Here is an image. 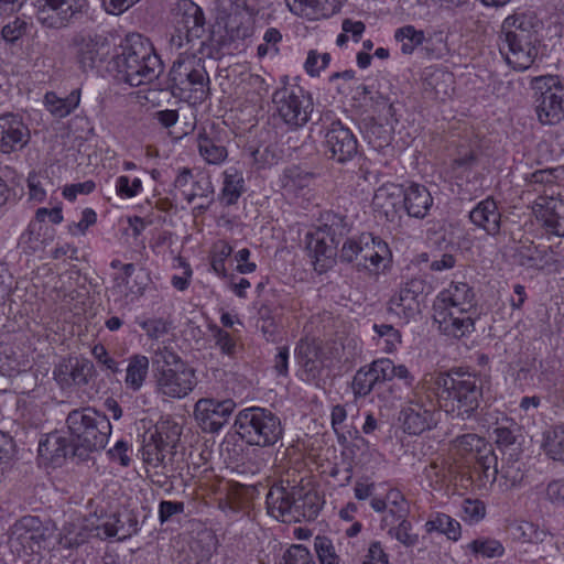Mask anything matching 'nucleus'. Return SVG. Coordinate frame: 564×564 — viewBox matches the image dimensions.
Returning <instances> with one entry per match:
<instances>
[{
    "instance_id": "f257e3e1",
    "label": "nucleus",
    "mask_w": 564,
    "mask_h": 564,
    "mask_svg": "<svg viewBox=\"0 0 564 564\" xmlns=\"http://www.w3.org/2000/svg\"><path fill=\"white\" fill-rule=\"evenodd\" d=\"M440 409L452 417H473L482 399V380L463 368H453L431 378Z\"/></svg>"
},
{
    "instance_id": "f03ea898",
    "label": "nucleus",
    "mask_w": 564,
    "mask_h": 564,
    "mask_svg": "<svg viewBox=\"0 0 564 564\" xmlns=\"http://www.w3.org/2000/svg\"><path fill=\"white\" fill-rule=\"evenodd\" d=\"M118 76L132 87L150 84L163 72L160 56L141 35L126 39L122 52L115 57Z\"/></svg>"
},
{
    "instance_id": "7ed1b4c3",
    "label": "nucleus",
    "mask_w": 564,
    "mask_h": 564,
    "mask_svg": "<svg viewBox=\"0 0 564 564\" xmlns=\"http://www.w3.org/2000/svg\"><path fill=\"white\" fill-rule=\"evenodd\" d=\"M66 424L75 455L82 460L90 453L104 449L112 431L108 416L90 406L72 410Z\"/></svg>"
},
{
    "instance_id": "20e7f679",
    "label": "nucleus",
    "mask_w": 564,
    "mask_h": 564,
    "mask_svg": "<svg viewBox=\"0 0 564 564\" xmlns=\"http://www.w3.org/2000/svg\"><path fill=\"white\" fill-rule=\"evenodd\" d=\"M532 19L523 13L507 17L501 24L498 46L507 64L514 70H525L535 61Z\"/></svg>"
},
{
    "instance_id": "39448f33",
    "label": "nucleus",
    "mask_w": 564,
    "mask_h": 564,
    "mask_svg": "<svg viewBox=\"0 0 564 564\" xmlns=\"http://www.w3.org/2000/svg\"><path fill=\"white\" fill-rule=\"evenodd\" d=\"M152 362L158 393L171 399H182L196 387L195 369L169 347L158 348Z\"/></svg>"
},
{
    "instance_id": "423d86ee",
    "label": "nucleus",
    "mask_w": 564,
    "mask_h": 564,
    "mask_svg": "<svg viewBox=\"0 0 564 564\" xmlns=\"http://www.w3.org/2000/svg\"><path fill=\"white\" fill-rule=\"evenodd\" d=\"M235 426L240 437L249 445L270 447L283 437L281 419L271 410L250 406L238 412Z\"/></svg>"
},
{
    "instance_id": "0eeeda50",
    "label": "nucleus",
    "mask_w": 564,
    "mask_h": 564,
    "mask_svg": "<svg viewBox=\"0 0 564 564\" xmlns=\"http://www.w3.org/2000/svg\"><path fill=\"white\" fill-rule=\"evenodd\" d=\"M437 398L432 382L424 379L417 384L401 410L400 420L404 432L420 435L436 424Z\"/></svg>"
},
{
    "instance_id": "6e6552de",
    "label": "nucleus",
    "mask_w": 564,
    "mask_h": 564,
    "mask_svg": "<svg viewBox=\"0 0 564 564\" xmlns=\"http://www.w3.org/2000/svg\"><path fill=\"white\" fill-rule=\"evenodd\" d=\"M272 104L279 118L292 130L304 127L312 118V95L297 85H283L274 90Z\"/></svg>"
},
{
    "instance_id": "1a4fd4ad",
    "label": "nucleus",
    "mask_w": 564,
    "mask_h": 564,
    "mask_svg": "<svg viewBox=\"0 0 564 564\" xmlns=\"http://www.w3.org/2000/svg\"><path fill=\"white\" fill-rule=\"evenodd\" d=\"M169 79L173 89L180 93H191V98L203 101L209 94V76L203 58L196 55H180L173 63L169 73Z\"/></svg>"
},
{
    "instance_id": "9d476101",
    "label": "nucleus",
    "mask_w": 564,
    "mask_h": 564,
    "mask_svg": "<svg viewBox=\"0 0 564 564\" xmlns=\"http://www.w3.org/2000/svg\"><path fill=\"white\" fill-rule=\"evenodd\" d=\"M538 120L542 124H556L564 120V79L557 75H543L532 79Z\"/></svg>"
},
{
    "instance_id": "9b49d317",
    "label": "nucleus",
    "mask_w": 564,
    "mask_h": 564,
    "mask_svg": "<svg viewBox=\"0 0 564 564\" xmlns=\"http://www.w3.org/2000/svg\"><path fill=\"white\" fill-rule=\"evenodd\" d=\"M394 378L402 380L406 386H412L414 381L413 375L404 365H394L388 358L377 359L357 370L352 378V392L357 398L367 397L378 386Z\"/></svg>"
},
{
    "instance_id": "f8f14e48",
    "label": "nucleus",
    "mask_w": 564,
    "mask_h": 564,
    "mask_svg": "<svg viewBox=\"0 0 564 564\" xmlns=\"http://www.w3.org/2000/svg\"><path fill=\"white\" fill-rule=\"evenodd\" d=\"M345 232L343 219L333 216L329 223H325L307 235V250L313 258L315 271L325 272L334 263L337 246Z\"/></svg>"
},
{
    "instance_id": "ddd939ff",
    "label": "nucleus",
    "mask_w": 564,
    "mask_h": 564,
    "mask_svg": "<svg viewBox=\"0 0 564 564\" xmlns=\"http://www.w3.org/2000/svg\"><path fill=\"white\" fill-rule=\"evenodd\" d=\"M175 34L172 43L177 47L183 46V41L189 43L202 39L205 33V15L203 9L192 0H178L172 8Z\"/></svg>"
},
{
    "instance_id": "4468645a",
    "label": "nucleus",
    "mask_w": 564,
    "mask_h": 564,
    "mask_svg": "<svg viewBox=\"0 0 564 564\" xmlns=\"http://www.w3.org/2000/svg\"><path fill=\"white\" fill-rule=\"evenodd\" d=\"M70 46L83 70L96 68L106 59L110 52L108 39L93 31L76 33L72 39Z\"/></svg>"
},
{
    "instance_id": "2eb2a0df",
    "label": "nucleus",
    "mask_w": 564,
    "mask_h": 564,
    "mask_svg": "<svg viewBox=\"0 0 564 564\" xmlns=\"http://www.w3.org/2000/svg\"><path fill=\"white\" fill-rule=\"evenodd\" d=\"M85 0H36V18L45 28L63 29L82 12Z\"/></svg>"
},
{
    "instance_id": "dca6fc26",
    "label": "nucleus",
    "mask_w": 564,
    "mask_h": 564,
    "mask_svg": "<svg viewBox=\"0 0 564 564\" xmlns=\"http://www.w3.org/2000/svg\"><path fill=\"white\" fill-rule=\"evenodd\" d=\"M324 148L328 158L338 163L350 161L358 153L357 138L339 120L333 121L325 129Z\"/></svg>"
},
{
    "instance_id": "f3484780",
    "label": "nucleus",
    "mask_w": 564,
    "mask_h": 564,
    "mask_svg": "<svg viewBox=\"0 0 564 564\" xmlns=\"http://www.w3.org/2000/svg\"><path fill=\"white\" fill-rule=\"evenodd\" d=\"M425 286V281L421 278H413L405 282L388 301V314L398 318L401 323H409L419 312L417 297L423 294Z\"/></svg>"
},
{
    "instance_id": "a211bd4d",
    "label": "nucleus",
    "mask_w": 564,
    "mask_h": 564,
    "mask_svg": "<svg viewBox=\"0 0 564 564\" xmlns=\"http://www.w3.org/2000/svg\"><path fill=\"white\" fill-rule=\"evenodd\" d=\"M235 408L231 399L202 398L194 405V417L203 431L216 433L228 422Z\"/></svg>"
},
{
    "instance_id": "6ab92c4d",
    "label": "nucleus",
    "mask_w": 564,
    "mask_h": 564,
    "mask_svg": "<svg viewBox=\"0 0 564 564\" xmlns=\"http://www.w3.org/2000/svg\"><path fill=\"white\" fill-rule=\"evenodd\" d=\"M433 319L437 324L442 334L462 338L469 335L475 329V312L454 310L440 305H433Z\"/></svg>"
},
{
    "instance_id": "aec40b11",
    "label": "nucleus",
    "mask_w": 564,
    "mask_h": 564,
    "mask_svg": "<svg viewBox=\"0 0 564 564\" xmlns=\"http://www.w3.org/2000/svg\"><path fill=\"white\" fill-rule=\"evenodd\" d=\"M44 533L41 522L34 517H23L12 528L10 535V547L26 555L40 553Z\"/></svg>"
},
{
    "instance_id": "412c9836",
    "label": "nucleus",
    "mask_w": 564,
    "mask_h": 564,
    "mask_svg": "<svg viewBox=\"0 0 564 564\" xmlns=\"http://www.w3.org/2000/svg\"><path fill=\"white\" fill-rule=\"evenodd\" d=\"M53 376L64 389L87 386L97 376V371L93 361L87 358H68L55 366Z\"/></svg>"
},
{
    "instance_id": "4be33fe9",
    "label": "nucleus",
    "mask_w": 564,
    "mask_h": 564,
    "mask_svg": "<svg viewBox=\"0 0 564 564\" xmlns=\"http://www.w3.org/2000/svg\"><path fill=\"white\" fill-rule=\"evenodd\" d=\"M359 243H361L362 250L358 267L373 274L384 272L391 261V251L388 243L372 234H361Z\"/></svg>"
},
{
    "instance_id": "5701e85b",
    "label": "nucleus",
    "mask_w": 564,
    "mask_h": 564,
    "mask_svg": "<svg viewBox=\"0 0 564 564\" xmlns=\"http://www.w3.org/2000/svg\"><path fill=\"white\" fill-rule=\"evenodd\" d=\"M30 130L19 115L0 116V152L10 154L22 150L30 142Z\"/></svg>"
},
{
    "instance_id": "b1692460",
    "label": "nucleus",
    "mask_w": 564,
    "mask_h": 564,
    "mask_svg": "<svg viewBox=\"0 0 564 564\" xmlns=\"http://www.w3.org/2000/svg\"><path fill=\"white\" fill-rule=\"evenodd\" d=\"M535 213L547 234L564 238V195L540 197Z\"/></svg>"
},
{
    "instance_id": "393cba45",
    "label": "nucleus",
    "mask_w": 564,
    "mask_h": 564,
    "mask_svg": "<svg viewBox=\"0 0 564 564\" xmlns=\"http://www.w3.org/2000/svg\"><path fill=\"white\" fill-rule=\"evenodd\" d=\"M370 506L376 512L383 513L380 527L393 524L410 514V505L404 495L397 488H391L384 498L372 497Z\"/></svg>"
},
{
    "instance_id": "a878e982",
    "label": "nucleus",
    "mask_w": 564,
    "mask_h": 564,
    "mask_svg": "<svg viewBox=\"0 0 564 564\" xmlns=\"http://www.w3.org/2000/svg\"><path fill=\"white\" fill-rule=\"evenodd\" d=\"M434 305L475 312V292L466 282H452L437 295Z\"/></svg>"
},
{
    "instance_id": "bb28decb",
    "label": "nucleus",
    "mask_w": 564,
    "mask_h": 564,
    "mask_svg": "<svg viewBox=\"0 0 564 564\" xmlns=\"http://www.w3.org/2000/svg\"><path fill=\"white\" fill-rule=\"evenodd\" d=\"M469 220L489 236H497L501 228V213L496 200L487 197L469 212Z\"/></svg>"
},
{
    "instance_id": "cd10ccee",
    "label": "nucleus",
    "mask_w": 564,
    "mask_h": 564,
    "mask_svg": "<svg viewBox=\"0 0 564 564\" xmlns=\"http://www.w3.org/2000/svg\"><path fill=\"white\" fill-rule=\"evenodd\" d=\"M402 203L410 217L423 219L433 207V197L424 185L412 183L403 188Z\"/></svg>"
},
{
    "instance_id": "c85d7f7f",
    "label": "nucleus",
    "mask_w": 564,
    "mask_h": 564,
    "mask_svg": "<svg viewBox=\"0 0 564 564\" xmlns=\"http://www.w3.org/2000/svg\"><path fill=\"white\" fill-rule=\"evenodd\" d=\"M296 492L295 486L290 489L281 485L272 486L265 498L268 512L276 519L292 521L293 501Z\"/></svg>"
},
{
    "instance_id": "c756f323",
    "label": "nucleus",
    "mask_w": 564,
    "mask_h": 564,
    "mask_svg": "<svg viewBox=\"0 0 564 564\" xmlns=\"http://www.w3.org/2000/svg\"><path fill=\"white\" fill-rule=\"evenodd\" d=\"M314 181V174L297 165L283 170L279 177L280 187L284 195L296 197L307 189Z\"/></svg>"
},
{
    "instance_id": "7c9ffc66",
    "label": "nucleus",
    "mask_w": 564,
    "mask_h": 564,
    "mask_svg": "<svg viewBox=\"0 0 564 564\" xmlns=\"http://www.w3.org/2000/svg\"><path fill=\"white\" fill-rule=\"evenodd\" d=\"M296 495L293 501L292 521L315 520L321 511V499L316 491L296 487Z\"/></svg>"
},
{
    "instance_id": "2f4dec72",
    "label": "nucleus",
    "mask_w": 564,
    "mask_h": 564,
    "mask_svg": "<svg viewBox=\"0 0 564 564\" xmlns=\"http://www.w3.org/2000/svg\"><path fill=\"white\" fill-rule=\"evenodd\" d=\"M283 301L276 303L269 300L264 301L258 308L259 329L268 341H275L280 334V321L278 310H284Z\"/></svg>"
},
{
    "instance_id": "473e14b6",
    "label": "nucleus",
    "mask_w": 564,
    "mask_h": 564,
    "mask_svg": "<svg viewBox=\"0 0 564 564\" xmlns=\"http://www.w3.org/2000/svg\"><path fill=\"white\" fill-rule=\"evenodd\" d=\"M73 448L72 437L69 436V440H67L56 432L48 434L45 440L39 443L40 455L53 462L67 456L76 457Z\"/></svg>"
},
{
    "instance_id": "72a5a7b5",
    "label": "nucleus",
    "mask_w": 564,
    "mask_h": 564,
    "mask_svg": "<svg viewBox=\"0 0 564 564\" xmlns=\"http://www.w3.org/2000/svg\"><path fill=\"white\" fill-rule=\"evenodd\" d=\"M80 95L79 88L73 89L66 97H59L56 93L48 91L44 96V105L52 116L62 119L79 106Z\"/></svg>"
},
{
    "instance_id": "f704fd0d",
    "label": "nucleus",
    "mask_w": 564,
    "mask_h": 564,
    "mask_svg": "<svg viewBox=\"0 0 564 564\" xmlns=\"http://www.w3.org/2000/svg\"><path fill=\"white\" fill-rule=\"evenodd\" d=\"M402 194L403 186L393 183L383 184L376 191L372 205L389 218L390 215L393 216L395 207L401 203Z\"/></svg>"
},
{
    "instance_id": "c9c22d12",
    "label": "nucleus",
    "mask_w": 564,
    "mask_h": 564,
    "mask_svg": "<svg viewBox=\"0 0 564 564\" xmlns=\"http://www.w3.org/2000/svg\"><path fill=\"white\" fill-rule=\"evenodd\" d=\"M167 446V442L158 430L150 432L143 440L141 451L143 462L153 467L162 466Z\"/></svg>"
},
{
    "instance_id": "e433bc0d",
    "label": "nucleus",
    "mask_w": 564,
    "mask_h": 564,
    "mask_svg": "<svg viewBox=\"0 0 564 564\" xmlns=\"http://www.w3.org/2000/svg\"><path fill=\"white\" fill-rule=\"evenodd\" d=\"M245 192V180L242 173L236 167H228L224 171V182L220 199L226 206L234 205Z\"/></svg>"
},
{
    "instance_id": "4c0bfd02",
    "label": "nucleus",
    "mask_w": 564,
    "mask_h": 564,
    "mask_svg": "<svg viewBox=\"0 0 564 564\" xmlns=\"http://www.w3.org/2000/svg\"><path fill=\"white\" fill-rule=\"evenodd\" d=\"M149 373V359L143 355H132L128 359L124 383L128 389L139 391Z\"/></svg>"
},
{
    "instance_id": "58836bf2",
    "label": "nucleus",
    "mask_w": 564,
    "mask_h": 564,
    "mask_svg": "<svg viewBox=\"0 0 564 564\" xmlns=\"http://www.w3.org/2000/svg\"><path fill=\"white\" fill-rule=\"evenodd\" d=\"M542 448L545 455L564 464V425H556L543 433Z\"/></svg>"
},
{
    "instance_id": "ea45409f",
    "label": "nucleus",
    "mask_w": 564,
    "mask_h": 564,
    "mask_svg": "<svg viewBox=\"0 0 564 564\" xmlns=\"http://www.w3.org/2000/svg\"><path fill=\"white\" fill-rule=\"evenodd\" d=\"M476 471L479 473V481L481 485L494 484L497 479L498 475V459L494 452L492 446L486 447L485 451H480L477 455H475Z\"/></svg>"
},
{
    "instance_id": "a19ab883",
    "label": "nucleus",
    "mask_w": 564,
    "mask_h": 564,
    "mask_svg": "<svg viewBox=\"0 0 564 564\" xmlns=\"http://www.w3.org/2000/svg\"><path fill=\"white\" fill-rule=\"evenodd\" d=\"M296 356L300 365L307 373V378H316L321 370L317 345L307 340H301L296 347Z\"/></svg>"
},
{
    "instance_id": "79ce46f5",
    "label": "nucleus",
    "mask_w": 564,
    "mask_h": 564,
    "mask_svg": "<svg viewBox=\"0 0 564 564\" xmlns=\"http://www.w3.org/2000/svg\"><path fill=\"white\" fill-rule=\"evenodd\" d=\"M197 147L200 156L208 164H220L228 155L227 149L206 132L198 134Z\"/></svg>"
},
{
    "instance_id": "37998d69",
    "label": "nucleus",
    "mask_w": 564,
    "mask_h": 564,
    "mask_svg": "<svg viewBox=\"0 0 564 564\" xmlns=\"http://www.w3.org/2000/svg\"><path fill=\"white\" fill-rule=\"evenodd\" d=\"M427 532L436 531L445 534L449 540L457 541L462 534L460 523L446 513L437 512L425 523Z\"/></svg>"
},
{
    "instance_id": "c03bdc74",
    "label": "nucleus",
    "mask_w": 564,
    "mask_h": 564,
    "mask_svg": "<svg viewBox=\"0 0 564 564\" xmlns=\"http://www.w3.org/2000/svg\"><path fill=\"white\" fill-rule=\"evenodd\" d=\"M492 434L499 447H509L521 437V427L514 420L502 416L495 423Z\"/></svg>"
},
{
    "instance_id": "a18cd8bd",
    "label": "nucleus",
    "mask_w": 564,
    "mask_h": 564,
    "mask_svg": "<svg viewBox=\"0 0 564 564\" xmlns=\"http://www.w3.org/2000/svg\"><path fill=\"white\" fill-rule=\"evenodd\" d=\"M225 29L230 40H245L252 34V19L247 12L235 11L228 15Z\"/></svg>"
},
{
    "instance_id": "49530a36",
    "label": "nucleus",
    "mask_w": 564,
    "mask_h": 564,
    "mask_svg": "<svg viewBox=\"0 0 564 564\" xmlns=\"http://www.w3.org/2000/svg\"><path fill=\"white\" fill-rule=\"evenodd\" d=\"M381 529L405 547H413L419 543V534L413 532V525L408 518L395 521L393 524L382 525Z\"/></svg>"
},
{
    "instance_id": "de8ad7c7",
    "label": "nucleus",
    "mask_w": 564,
    "mask_h": 564,
    "mask_svg": "<svg viewBox=\"0 0 564 564\" xmlns=\"http://www.w3.org/2000/svg\"><path fill=\"white\" fill-rule=\"evenodd\" d=\"M44 225L39 221H30L26 229L21 234L18 247L25 254H34L43 248L42 230Z\"/></svg>"
},
{
    "instance_id": "09e8293b",
    "label": "nucleus",
    "mask_w": 564,
    "mask_h": 564,
    "mask_svg": "<svg viewBox=\"0 0 564 564\" xmlns=\"http://www.w3.org/2000/svg\"><path fill=\"white\" fill-rule=\"evenodd\" d=\"M394 39L401 42L403 54H412L415 47L423 43L425 36L423 31L416 30L413 25H405L395 31Z\"/></svg>"
},
{
    "instance_id": "8fccbe9b",
    "label": "nucleus",
    "mask_w": 564,
    "mask_h": 564,
    "mask_svg": "<svg viewBox=\"0 0 564 564\" xmlns=\"http://www.w3.org/2000/svg\"><path fill=\"white\" fill-rule=\"evenodd\" d=\"M32 28V19L25 15H21L14 18V20L3 25L1 35L6 42L15 43L18 40L26 35Z\"/></svg>"
},
{
    "instance_id": "3c124183",
    "label": "nucleus",
    "mask_w": 564,
    "mask_h": 564,
    "mask_svg": "<svg viewBox=\"0 0 564 564\" xmlns=\"http://www.w3.org/2000/svg\"><path fill=\"white\" fill-rule=\"evenodd\" d=\"M468 549L482 557H501L505 553L503 545L495 539H476L468 544Z\"/></svg>"
},
{
    "instance_id": "603ef678",
    "label": "nucleus",
    "mask_w": 564,
    "mask_h": 564,
    "mask_svg": "<svg viewBox=\"0 0 564 564\" xmlns=\"http://www.w3.org/2000/svg\"><path fill=\"white\" fill-rule=\"evenodd\" d=\"M478 158L476 152L468 147H460L457 150L456 156L452 161V171L456 176H462L466 172L476 166Z\"/></svg>"
},
{
    "instance_id": "864d4df0",
    "label": "nucleus",
    "mask_w": 564,
    "mask_h": 564,
    "mask_svg": "<svg viewBox=\"0 0 564 564\" xmlns=\"http://www.w3.org/2000/svg\"><path fill=\"white\" fill-rule=\"evenodd\" d=\"M314 549L319 564H339L340 558L336 553L332 540L325 535H317L314 539Z\"/></svg>"
},
{
    "instance_id": "5fc2aeb1",
    "label": "nucleus",
    "mask_w": 564,
    "mask_h": 564,
    "mask_svg": "<svg viewBox=\"0 0 564 564\" xmlns=\"http://www.w3.org/2000/svg\"><path fill=\"white\" fill-rule=\"evenodd\" d=\"M453 444L458 451L463 453H475V455L480 453V451H485L486 447L491 446L484 437L471 433L457 436L453 441Z\"/></svg>"
},
{
    "instance_id": "6e6d98bb",
    "label": "nucleus",
    "mask_w": 564,
    "mask_h": 564,
    "mask_svg": "<svg viewBox=\"0 0 564 564\" xmlns=\"http://www.w3.org/2000/svg\"><path fill=\"white\" fill-rule=\"evenodd\" d=\"M280 564H316L313 554L301 544L289 546L281 558Z\"/></svg>"
},
{
    "instance_id": "4d7b16f0",
    "label": "nucleus",
    "mask_w": 564,
    "mask_h": 564,
    "mask_svg": "<svg viewBox=\"0 0 564 564\" xmlns=\"http://www.w3.org/2000/svg\"><path fill=\"white\" fill-rule=\"evenodd\" d=\"M213 194V185L208 176L198 174L189 188H184V198L192 203L195 198H207Z\"/></svg>"
},
{
    "instance_id": "13d9d810",
    "label": "nucleus",
    "mask_w": 564,
    "mask_h": 564,
    "mask_svg": "<svg viewBox=\"0 0 564 564\" xmlns=\"http://www.w3.org/2000/svg\"><path fill=\"white\" fill-rule=\"evenodd\" d=\"M91 355L102 370L108 371L109 375H117L121 372L119 362L115 360L102 344H96L91 348Z\"/></svg>"
},
{
    "instance_id": "bf43d9fd",
    "label": "nucleus",
    "mask_w": 564,
    "mask_h": 564,
    "mask_svg": "<svg viewBox=\"0 0 564 564\" xmlns=\"http://www.w3.org/2000/svg\"><path fill=\"white\" fill-rule=\"evenodd\" d=\"M282 41L281 32L275 28H269L263 34V43L257 48L259 57H264L269 54L276 55L279 53L278 44Z\"/></svg>"
},
{
    "instance_id": "052dcab7",
    "label": "nucleus",
    "mask_w": 564,
    "mask_h": 564,
    "mask_svg": "<svg viewBox=\"0 0 564 564\" xmlns=\"http://www.w3.org/2000/svg\"><path fill=\"white\" fill-rule=\"evenodd\" d=\"M138 324L152 340L162 338L170 330V324L163 318H147L138 321Z\"/></svg>"
},
{
    "instance_id": "680f3d73",
    "label": "nucleus",
    "mask_w": 564,
    "mask_h": 564,
    "mask_svg": "<svg viewBox=\"0 0 564 564\" xmlns=\"http://www.w3.org/2000/svg\"><path fill=\"white\" fill-rule=\"evenodd\" d=\"M210 329L213 332L215 345L217 348H219L221 354L230 357L235 356L237 351V343L234 337L228 332L218 326H213Z\"/></svg>"
},
{
    "instance_id": "e2e57ef3",
    "label": "nucleus",
    "mask_w": 564,
    "mask_h": 564,
    "mask_svg": "<svg viewBox=\"0 0 564 564\" xmlns=\"http://www.w3.org/2000/svg\"><path fill=\"white\" fill-rule=\"evenodd\" d=\"M142 189V182L135 177L130 180L129 176L121 175L116 181V192L120 197L132 198Z\"/></svg>"
},
{
    "instance_id": "0e129e2a",
    "label": "nucleus",
    "mask_w": 564,
    "mask_h": 564,
    "mask_svg": "<svg viewBox=\"0 0 564 564\" xmlns=\"http://www.w3.org/2000/svg\"><path fill=\"white\" fill-rule=\"evenodd\" d=\"M373 330L380 336L386 338V349L392 351L401 344V334L390 324H375Z\"/></svg>"
},
{
    "instance_id": "69168bd1",
    "label": "nucleus",
    "mask_w": 564,
    "mask_h": 564,
    "mask_svg": "<svg viewBox=\"0 0 564 564\" xmlns=\"http://www.w3.org/2000/svg\"><path fill=\"white\" fill-rule=\"evenodd\" d=\"M361 564H389V556L379 541H373L369 544Z\"/></svg>"
},
{
    "instance_id": "338daca9",
    "label": "nucleus",
    "mask_w": 564,
    "mask_h": 564,
    "mask_svg": "<svg viewBox=\"0 0 564 564\" xmlns=\"http://www.w3.org/2000/svg\"><path fill=\"white\" fill-rule=\"evenodd\" d=\"M361 250L362 246L359 243V237L356 239H347L341 247L339 258L344 262L356 261L358 264L361 257Z\"/></svg>"
},
{
    "instance_id": "774afa93",
    "label": "nucleus",
    "mask_w": 564,
    "mask_h": 564,
    "mask_svg": "<svg viewBox=\"0 0 564 564\" xmlns=\"http://www.w3.org/2000/svg\"><path fill=\"white\" fill-rule=\"evenodd\" d=\"M546 499L553 505L564 507V479H553L545 489Z\"/></svg>"
}]
</instances>
